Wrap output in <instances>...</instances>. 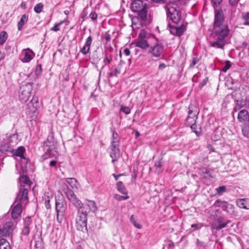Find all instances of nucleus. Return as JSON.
Here are the masks:
<instances>
[{
  "label": "nucleus",
  "mask_w": 249,
  "mask_h": 249,
  "mask_svg": "<svg viewBox=\"0 0 249 249\" xmlns=\"http://www.w3.org/2000/svg\"><path fill=\"white\" fill-rule=\"evenodd\" d=\"M230 33L228 25L213 26L212 35L214 40L210 43V46L223 50L226 44V38Z\"/></svg>",
  "instance_id": "nucleus-1"
},
{
  "label": "nucleus",
  "mask_w": 249,
  "mask_h": 249,
  "mask_svg": "<svg viewBox=\"0 0 249 249\" xmlns=\"http://www.w3.org/2000/svg\"><path fill=\"white\" fill-rule=\"evenodd\" d=\"M167 17L174 23H178L181 19V12L178 6L174 2H169L164 6Z\"/></svg>",
  "instance_id": "nucleus-2"
},
{
  "label": "nucleus",
  "mask_w": 249,
  "mask_h": 249,
  "mask_svg": "<svg viewBox=\"0 0 249 249\" xmlns=\"http://www.w3.org/2000/svg\"><path fill=\"white\" fill-rule=\"evenodd\" d=\"M67 209V202L63 195L61 193L57 194L55 196V210L57 213L56 218L59 223L64 219Z\"/></svg>",
  "instance_id": "nucleus-3"
},
{
  "label": "nucleus",
  "mask_w": 249,
  "mask_h": 249,
  "mask_svg": "<svg viewBox=\"0 0 249 249\" xmlns=\"http://www.w3.org/2000/svg\"><path fill=\"white\" fill-rule=\"evenodd\" d=\"M84 209L83 210H78L75 219L76 220L87 221V216L90 212H95L97 209V206L96 203L92 200H87V202L85 203Z\"/></svg>",
  "instance_id": "nucleus-4"
},
{
  "label": "nucleus",
  "mask_w": 249,
  "mask_h": 249,
  "mask_svg": "<svg viewBox=\"0 0 249 249\" xmlns=\"http://www.w3.org/2000/svg\"><path fill=\"white\" fill-rule=\"evenodd\" d=\"M33 89L32 84L28 83H23L20 87L18 91L19 100L22 103L26 102L31 97V92Z\"/></svg>",
  "instance_id": "nucleus-5"
},
{
  "label": "nucleus",
  "mask_w": 249,
  "mask_h": 249,
  "mask_svg": "<svg viewBox=\"0 0 249 249\" xmlns=\"http://www.w3.org/2000/svg\"><path fill=\"white\" fill-rule=\"evenodd\" d=\"M45 150L46 152L42 156L43 160L55 156L56 155L54 140L53 133L50 134L48 136Z\"/></svg>",
  "instance_id": "nucleus-6"
},
{
  "label": "nucleus",
  "mask_w": 249,
  "mask_h": 249,
  "mask_svg": "<svg viewBox=\"0 0 249 249\" xmlns=\"http://www.w3.org/2000/svg\"><path fill=\"white\" fill-rule=\"evenodd\" d=\"M66 188L64 189L65 194L68 199L75 207L78 210H83L84 208V205L81 201L78 199L73 191L66 186Z\"/></svg>",
  "instance_id": "nucleus-7"
},
{
  "label": "nucleus",
  "mask_w": 249,
  "mask_h": 249,
  "mask_svg": "<svg viewBox=\"0 0 249 249\" xmlns=\"http://www.w3.org/2000/svg\"><path fill=\"white\" fill-rule=\"evenodd\" d=\"M164 47L162 44L155 43L149 47L148 54L153 58H159L162 56Z\"/></svg>",
  "instance_id": "nucleus-8"
},
{
  "label": "nucleus",
  "mask_w": 249,
  "mask_h": 249,
  "mask_svg": "<svg viewBox=\"0 0 249 249\" xmlns=\"http://www.w3.org/2000/svg\"><path fill=\"white\" fill-rule=\"evenodd\" d=\"M224 21L225 17L223 11L221 9L215 10L213 26L227 25V24L224 23Z\"/></svg>",
  "instance_id": "nucleus-9"
},
{
  "label": "nucleus",
  "mask_w": 249,
  "mask_h": 249,
  "mask_svg": "<svg viewBox=\"0 0 249 249\" xmlns=\"http://www.w3.org/2000/svg\"><path fill=\"white\" fill-rule=\"evenodd\" d=\"M28 190L27 188L20 187L16 200L18 203L26 204L28 201Z\"/></svg>",
  "instance_id": "nucleus-10"
},
{
  "label": "nucleus",
  "mask_w": 249,
  "mask_h": 249,
  "mask_svg": "<svg viewBox=\"0 0 249 249\" xmlns=\"http://www.w3.org/2000/svg\"><path fill=\"white\" fill-rule=\"evenodd\" d=\"M110 156L112 158V162L114 163L118 160L120 156V150L119 144H111L110 146Z\"/></svg>",
  "instance_id": "nucleus-11"
},
{
  "label": "nucleus",
  "mask_w": 249,
  "mask_h": 249,
  "mask_svg": "<svg viewBox=\"0 0 249 249\" xmlns=\"http://www.w3.org/2000/svg\"><path fill=\"white\" fill-rule=\"evenodd\" d=\"M170 33L178 36H181L186 30V26L181 24L180 26H172L170 23L168 24Z\"/></svg>",
  "instance_id": "nucleus-12"
},
{
  "label": "nucleus",
  "mask_w": 249,
  "mask_h": 249,
  "mask_svg": "<svg viewBox=\"0 0 249 249\" xmlns=\"http://www.w3.org/2000/svg\"><path fill=\"white\" fill-rule=\"evenodd\" d=\"M229 221L222 217H219L213 224V228L216 230H220L225 228Z\"/></svg>",
  "instance_id": "nucleus-13"
},
{
  "label": "nucleus",
  "mask_w": 249,
  "mask_h": 249,
  "mask_svg": "<svg viewBox=\"0 0 249 249\" xmlns=\"http://www.w3.org/2000/svg\"><path fill=\"white\" fill-rule=\"evenodd\" d=\"M143 0H134L131 4V9L133 12L139 11L147 7V4L143 3Z\"/></svg>",
  "instance_id": "nucleus-14"
},
{
  "label": "nucleus",
  "mask_w": 249,
  "mask_h": 249,
  "mask_svg": "<svg viewBox=\"0 0 249 249\" xmlns=\"http://www.w3.org/2000/svg\"><path fill=\"white\" fill-rule=\"evenodd\" d=\"M237 118L241 123H245L249 121V111L246 109H242L238 112Z\"/></svg>",
  "instance_id": "nucleus-15"
},
{
  "label": "nucleus",
  "mask_w": 249,
  "mask_h": 249,
  "mask_svg": "<svg viewBox=\"0 0 249 249\" xmlns=\"http://www.w3.org/2000/svg\"><path fill=\"white\" fill-rule=\"evenodd\" d=\"M199 113L198 107L196 105L191 104L189 107L188 114L187 117L197 119Z\"/></svg>",
  "instance_id": "nucleus-16"
},
{
  "label": "nucleus",
  "mask_w": 249,
  "mask_h": 249,
  "mask_svg": "<svg viewBox=\"0 0 249 249\" xmlns=\"http://www.w3.org/2000/svg\"><path fill=\"white\" fill-rule=\"evenodd\" d=\"M38 107V99L36 97H33L32 100L27 104L28 109L34 113L36 112Z\"/></svg>",
  "instance_id": "nucleus-17"
},
{
  "label": "nucleus",
  "mask_w": 249,
  "mask_h": 249,
  "mask_svg": "<svg viewBox=\"0 0 249 249\" xmlns=\"http://www.w3.org/2000/svg\"><path fill=\"white\" fill-rule=\"evenodd\" d=\"M198 173L205 179L213 178L214 177L209 170L205 167H201L198 169Z\"/></svg>",
  "instance_id": "nucleus-18"
},
{
  "label": "nucleus",
  "mask_w": 249,
  "mask_h": 249,
  "mask_svg": "<svg viewBox=\"0 0 249 249\" xmlns=\"http://www.w3.org/2000/svg\"><path fill=\"white\" fill-rule=\"evenodd\" d=\"M22 54L24 55V57L22 60L23 62L25 63L30 62L33 58V57L35 55L32 51L29 49L23 50Z\"/></svg>",
  "instance_id": "nucleus-19"
},
{
  "label": "nucleus",
  "mask_w": 249,
  "mask_h": 249,
  "mask_svg": "<svg viewBox=\"0 0 249 249\" xmlns=\"http://www.w3.org/2000/svg\"><path fill=\"white\" fill-rule=\"evenodd\" d=\"M22 206L20 203H18L14 207L12 212L11 215L13 219H17L21 214L22 212Z\"/></svg>",
  "instance_id": "nucleus-20"
},
{
  "label": "nucleus",
  "mask_w": 249,
  "mask_h": 249,
  "mask_svg": "<svg viewBox=\"0 0 249 249\" xmlns=\"http://www.w3.org/2000/svg\"><path fill=\"white\" fill-rule=\"evenodd\" d=\"M237 205L240 208L249 209V198L237 199L236 201Z\"/></svg>",
  "instance_id": "nucleus-21"
},
{
  "label": "nucleus",
  "mask_w": 249,
  "mask_h": 249,
  "mask_svg": "<svg viewBox=\"0 0 249 249\" xmlns=\"http://www.w3.org/2000/svg\"><path fill=\"white\" fill-rule=\"evenodd\" d=\"M142 34H140L139 36V39L137 41L136 46L142 49H145L149 47V44L146 40L142 37Z\"/></svg>",
  "instance_id": "nucleus-22"
},
{
  "label": "nucleus",
  "mask_w": 249,
  "mask_h": 249,
  "mask_svg": "<svg viewBox=\"0 0 249 249\" xmlns=\"http://www.w3.org/2000/svg\"><path fill=\"white\" fill-rule=\"evenodd\" d=\"M75 223L77 230L84 232L87 231V221L76 220Z\"/></svg>",
  "instance_id": "nucleus-23"
},
{
  "label": "nucleus",
  "mask_w": 249,
  "mask_h": 249,
  "mask_svg": "<svg viewBox=\"0 0 249 249\" xmlns=\"http://www.w3.org/2000/svg\"><path fill=\"white\" fill-rule=\"evenodd\" d=\"M19 182L20 183V187H24L25 185H28V187H30L31 182L29 178L27 176H21L19 178Z\"/></svg>",
  "instance_id": "nucleus-24"
},
{
  "label": "nucleus",
  "mask_w": 249,
  "mask_h": 249,
  "mask_svg": "<svg viewBox=\"0 0 249 249\" xmlns=\"http://www.w3.org/2000/svg\"><path fill=\"white\" fill-rule=\"evenodd\" d=\"M0 151L4 154H7L8 152L12 153L14 152V149L10 147L9 144L4 143L0 146Z\"/></svg>",
  "instance_id": "nucleus-25"
},
{
  "label": "nucleus",
  "mask_w": 249,
  "mask_h": 249,
  "mask_svg": "<svg viewBox=\"0 0 249 249\" xmlns=\"http://www.w3.org/2000/svg\"><path fill=\"white\" fill-rule=\"evenodd\" d=\"M25 151L23 146L18 147L16 150H14V152L12 153L14 155L19 157L21 159H24L23 154Z\"/></svg>",
  "instance_id": "nucleus-26"
},
{
  "label": "nucleus",
  "mask_w": 249,
  "mask_h": 249,
  "mask_svg": "<svg viewBox=\"0 0 249 249\" xmlns=\"http://www.w3.org/2000/svg\"><path fill=\"white\" fill-rule=\"evenodd\" d=\"M28 16L27 15L24 14L22 16L20 20L18 23V30L20 31L22 30L23 25L28 21Z\"/></svg>",
  "instance_id": "nucleus-27"
},
{
  "label": "nucleus",
  "mask_w": 249,
  "mask_h": 249,
  "mask_svg": "<svg viewBox=\"0 0 249 249\" xmlns=\"http://www.w3.org/2000/svg\"><path fill=\"white\" fill-rule=\"evenodd\" d=\"M112 135V142L111 144H119L120 138L118 133L113 129H111Z\"/></svg>",
  "instance_id": "nucleus-28"
},
{
  "label": "nucleus",
  "mask_w": 249,
  "mask_h": 249,
  "mask_svg": "<svg viewBox=\"0 0 249 249\" xmlns=\"http://www.w3.org/2000/svg\"><path fill=\"white\" fill-rule=\"evenodd\" d=\"M117 190L122 194L126 195L127 191L122 181H119L116 184Z\"/></svg>",
  "instance_id": "nucleus-29"
},
{
  "label": "nucleus",
  "mask_w": 249,
  "mask_h": 249,
  "mask_svg": "<svg viewBox=\"0 0 249 249\" xmlns=\"http://www.w3.org/2000/svg\"><path fill=\"white\" fill-rule=\"evenodd\" d=\"M134 12H137L138 13V15L140 18L144 21L147 18V7L142 9L139 11H135Z\"/></svg>",
  "instance_id": "nucleus-30"
},
{
  "label": "nucleus",
  "mask_w": 249,
  "mask_h": 249,
  "mask_svg": "<svg viewBox=\"0 0 249 249\" xmlns=\"http://www.w3.org/2000/svg\"><path fill=\"white\" fill-rule=\"evenodd\" d=\"M227 204V202L225 201H222L220 199H217L215 201L213 205H215L216 206L218 207H221L223 210L225 211V210H226Z\"/></svg>",
  "instance_id": "nucleus-31"
},
{
  "label": "nucleus",
  "mask_w": 249,
  "mask_h": 249,
  "mask_svg": "<svg viewBox=\"0 0 249 249\" xmlns=\"http://www.w3.org/2000/svg\"><path fill=\"white\" fill-rule=\"evenodd\" d=\"M9 243L5 239H0V249H10Z\"/></svg>",
  "instance_id": "nucleus-32"
},
{
  "label": "nucleus",
  "mask_w": 249,
  "mask_h": 249,
  "mask_svg": "<svg viewBox=\"0 0 249 249\" xmlns=\"http://www.w3.org/2000/svg\"><path fill=\"white\" fill-rule=\"evenodd\" d=\"M66 181L72 188H77V181L75 178H67Z\"/></svg>",
  "instance_id": "nucleus-33"
},
{
  "label": "nucleus",
  "mask_w": 249,
  "mask_h": 249,
  "mask_svg": "<svg viewBox=\"0 0 249 249\" xmlns=\"http://www.w3.org/2000/svg\"><path fill=\"white\" fill-rule=\"evenodd\" d=\"M35 249H43V242L40 237H37L35 240Z\"/></svg>",
  "instance_id": "nucleus-34"
},
{
  "label": "nucleus",
  "mask_w": 249,
  "mask_h": 249,
  "mask_svg": "<svg viewBox=\"0 0 249 249\" xmlns=\"http://www.w3.org/2000/svg\"><path fill=\"white\" fill-rule=\"evenodd\" d=\"M8 35L5 31L0 32V45H3L7 40Z\"/></svg>",
  "instance_id": "nucleus-35"
},
{
  "label": "nucleus",
  "mask_w": 249,
  "mask_h": 249,
  "mask_svg": "<svg viewBox=\"0 0 249 249\" xmlns=\"http://www.w3.org/2000/svg\"><path fill=\"white\" fill-rule=\"evenodd\" d=\"M242 131L244 136L249 138V124H244L242 127Z\"/></svg>",
  "instance_id": "nucleus-36"
},
{
  "label": "nucleus",
  "mask_w": 249,
  "mask_h": 249,
  "mask_svg": "<svg viewBox=\"0 0 249 249\" xmlns=\"http://www.w3.org/2000/svg\"><path fill=\"white\" fill-rule=\"evenodd\" d=\"M224 211L227 212L230 214H232L234 213V207L233 204L228 203L226 210Z\"/></svg>",
  "instance_id": "nucleus-37"
},
{
  "label": "nucleus",
  "mask_w": 249,
  "mask_h": 249,
  "mask_svg": "<svg viewBox=\"0 0 249 249\" xmlns=\"http://www.w3.org/2000/svg\"><path fill=\"white\" fill-rule=\"evenodd\" d=\"M43 7L44 5L42 3H38L35 6L34 8V11L36 13H40L42 12Z\"/></svg>",
  "instance_id": "nucleus-38"
},
{
  "label": "nucleus",
  "mask_w": 249,
  "mask_h": 249,
  "mask_svg": "<svg viewBox=\"0 0 249 249\" xmlns=\"http://www.w3.org/2000/svg\"><path fill=\"white\" fill-rule=\"evenodd\" d=\"M197 119L192 118L190 117H187L185 120V124L187 126H191L195 124H196Z\"/></svg>",
  "instance_id": "nucleus-39"
},
{
  "label": "nucleus",
  "mask_w": 249,
  "mask_h": 249,
  "mask_svg": "<svg viewBox=\"0 0 249 249\" xmlns=\"http://www.w3.org/2000/svg\"><path fill=\"white\" fill-rule=\"evenodd\" d=\"M216 195L221 196L227 191L225 186H221L216 189Z\"/></svg>",
  "instance_id": "nucleus-40"
},
{
  "label": "nucleus",
  "mask_w": 249,
  "mask_h": 249,
  "mask_svg": "<svg viewBox=\"0 0 249 249\" xmlns=\"http://www.w3.org/2000/svg\"><path fill=\"white\" fill-rule=\"evenodd\" d=\"M155 167L156 172L160 173L162 171V164L160 161H156L155 163Z\"/></svg>",
  "instance_id": "nucleus-41"
},
{
  "label": "nucleus",
  "mask_w": 249,
  "mask_h": 249,
  "mask_svg": "<svg viewBox=\"0 0 249 249\" xmlns=\"http://www.w3.org/2000/svg\"><path fill=\"white\" fill-rule=\"evenodd\" d=\"M18 140V135L17 134H14L9 137V142L14 143L16 144Z\"/></svg>",
  "instance_id": "nucleus-42"
},
{
  "label": "nucleus",
  "mask_w": 249,
  "mask_h": 249,
  "mask_svg": "<svg viewBox=\"0 0 249 249\" xmlns=\"http://www.w3.org/2000/svg\"><path fill=\"white\" fill-rule=\"evenodd\" d=\"M91 59L93 61L96 63L100 60L101 58L99 56V54L97 51H95L93 53L91 56Z\"/></svg>",
  "instance_id": "nucleus-43"
},
{
  "label": "nucleus",
  "mask_w": 249,
  "mask_h": 249,
  "mask_svg": "<svg viewBox=\"0 0 249 249\" xmlns=\"http://www.w3.org/2000/svg\"><path fill=\"white\" fill-rule=\"evenodd\" d=\"M242 18L245 20L244 24L249 26V12L244 13L242 15Z\"/></svg>",
  "instance_id": "nucleus-44"
},
{
  "label": "nucleus",
  "mask_w": 249,
  "mask_h": 249,
  "mask_svg": "<svg viewBox=\"0 0 249 249\" xmlns=\"http://www.w3.org/2000/svg\"><path fill=\"white\" fill-rule=\"evenodd\" d=\"M130 220L135 227L138 229H141L142 228V226L137 223L136 220L133 215H132L130 217Z\"/></svg>",
  "instance_id": "nucleus-45"
},
{
  "label": "nucleus",
  "mask_w": 249,
  "mask_h": 249,
  "mask_svg": "<svg viewBox=\"0 0 249 249\" xmlns=\"http://www.w3.org/2000/svg\"><path fill=\"white\" fill-rule=\"evenodd\" d=\"M64 21H61L59 23L56 24L55 26L51 28V31L57 32L60 30L59 26L64 23Z\"/></svg>",
  "instance_id": "nucleus-46"
},
{
  "label": "nucleus",
  "mask_w": 249,
  "mask_h": 249,
  "mask_svg": "<svg viewBox=\"0 0 249 249\" xmlns=\"http://www.w3.org/2000/svg\"><path fill=\"white\" fill-rule=\"evenodd\" d=\"M112 59V57L110 56V57H109L108 55V53H106L105 52V58H104V62L105 63V64H110V62H111Z\"/></svg>",
  "instance_id": "nucleus-47"
},
{
  "label": "nucleus",
  "mask_w": 249,
  "mask_h": 249,
  "mask_svg": "<svg viewBox=\"0 0 249 249\" xmlns=\"http://www.w3.org/2000/svg\"><path fill=\"white\" fill-rule=\"evenodd\" d=\"M196 246L199 249H204L206 247L205 244L200 241L198 239H196Z\"/></svg>",
  "instance_id": "nucleus-48"
},
{
  "label": "nucleus",
  "mask_w": 249,
  "mask_h": 249,
  "mask_svg": "<svg viewBox=\"0 0 249 249\" xmlns=\"http://www.w3.org/2000/svg\"><path fill=\"white\" fill-rule=\"evenodd\" d=\"M114 197L116 200L119 201H121L122 200H126L128 199L129 197L127 196H122L118 194H115Z\"/></svg>",
  "instance_id": "nucleus-49"
},
{
  "label": "nucleus",
  "mask_w": 249,
  "mask_h": 249,
  "mask_svg": "<svg viewBox=\"0 0 249 249\" xmlns=\"http://www.w3.org/2000/svg\"><path fill=\"white\" fill-rule=\"evenodd\" d=\"M120 110L124 112L125 114H128L130 112V109L129 107L126 106H121Z\"/></svg>",
  "instance_id": "nucleus-50"
},
{
  "label": "nucleus",
  "mask_w": 249,
  "mask_h": 249,
  "mask_svg": "<svg viewBox=\"0 0 249 249\" xmlns=\"http://www.w3.org/2000/svg\"><path fill=\"white\" fill-rule=\"evenodd\" d=\"M90 48L89 47L86 46L84 45L83 48L81 49L80 52L84 55H86L88 54Z\"/></svg>",
  "instance_id": "nucleus-51"
},
{
  "label": "nucleus",
  "mask_w": 249,
  "mask_h": 249,
  "mask_svg": "<svg viewBox=\"0 0 249 249\" xmlns=\"http://www.w3.org/2000/svg\"><path fill=\"white\" fill-rule=\"evenodd\" d=\"M191 129L196 134L197 136H198V134L199 133V131L198 130V129H200V128H198L197 127V125H196V124H195L191 126H190Z\"/></svg>",
  "instance_id": "nucleus-52"
},
{
  "label": "nucleus",
  "mask_w": 249,
  "mask_h": 249,
  "mask_svg": "<svg viewBox=\"0 0 249 249\" xmlns=\"http://www.w3.org/2000/svg\"><path fill=\"white\" fill-rule=\"evenodd\" d=\"M199 61V59L197 57H194L193 58L191 63L190 65V67H194Z\"/></svg>",
  "instance_id": "nucleus-53"
},
{
  "label": "nucleus",
  "mask_w": 249,
  "mask_h": 249,
  "mask_svg": "<svg viewBox=\"0 0 249 249\" xmlns=\"http://www.w3.org/2000/svg\"><path fill=\"white\" fill-rule=\"evenodd\" d=\"M29 232H30V228L28 227L24 226V227L22 230L21 234L22 235L27 236L29 234Z\"/></svg>",
  "instance_id": "nucleus-54"
},
{
  "label": "nucleus",
  "mask_w": 249,
  "mask_h": 249,
  "mask_svg": "<svg viewBox=\"0 0 249 249\" xmlns=\"http://www.w3.org/2000/svg\"><path fill=\"white\" fill-rule=\"evenodd\" d=\"M231 66V62L230 61L227 60L226 61L225 66L222 68V71L224 72H226Z\"/></svg>",
  "instance_id": "nucleus-55"
},
{
  "label": "nucleus",
  "mask_w": 249,
  "mask_h": 249,
  "mask_svg": "<svg viewBox=\"0 0 249 249\" xmlns=\"http://www.w3.org/2000/svg\"><path fill=\"white\" fill-rule=\"evenodd\" d=\"M120 73V70L118 69V68H115L113 71L108 73V75L110 77H112L114 75H117L118 74Z\"/></svg>",
  "instance_id": "nucleus-56"
},
{
  "label": "nucleus",
  "mask_w": 249,
  "mask_h": 249,
  "mask_svg": "<svg viewBox=\"0 0 249 249\" xmlns=\"http://www.w3.org/2000/svg\"><path fill=\"white\" fill-rule=\"evenodd\" d=\"M32 223V220L30 217H26L24 220V226L26 227H28L30 228V226Z\"/></svg>",
  "instance_id": "nucleus-57"
},
{
  "label": "nucleus",
  "mask_w": 249,
  "mask_h": 249,
  "mask_svg": "<svg viewBox=\"0 0 249 249\" xmlns=\"http://www.w3.org/2000/svg\"><path fill=\"white\" fill-rule=\"evenodd\" d=\"M92 41V38L91 36H89L86 39V41L85 43V45L89 47L90 48V45Z\"/></svg>",
  "instance_id": "nucleus-58"
},
{
  "label": "nucleus",
  "mask_w": 249,
  "mask_h": 249,
  "mask_svg": "<svg viewBox=\"0 0 249 249\" xmlns=\"http://www.w3.org/2000/svg\"><path fill=\"white\" fill-rule=\"evenodd\" d=\"M89 16L92 20H96L97 18V14L95 12L92 11L89 14Z\"/></svg>",
  "instance_id": "nucleus-59"
},
{
  "label": "nucleus",
  "mask_w": 249,
  "mask_h": 249,
  "mask_svg": "<svg viewBox=\"0 0 249 249\" xmlns=\"http://www.w3.org/2000/svg\"><path fill=\"white\" fill-rule=\"evenodd\" d=\"M223 0H212L213 7H217L220 5Z\"/></svg>",
  "instance_id": "nucleus-60"
},
{
  "label": "nucleus",
  "mask_w": 249,
  "mask_h": 249,
  "mask_svg": "<svg viewBox=\"0 0 249 249\" xmlns=\"http://www.w3.org/2000/svg\"><path fill=\"white\" fill-rule=\"evenodd\" d=\"M45 205L47 209H49L51 208V204L50 203V199L48 196L45 198Z\"/></svg>",
  "instance_id": "nucleus-61"
},
{
  "label": "nucleus",
  "mask_w": 249,
  "mask_h": 249,
  "mask_svg": "<svg viewBox=\"0 0 249 249\" xmlns=\"http://www.w3.org/2000/svg\"><path fill=\"white\" fill-rule=\"evenodd\" d=\"M13 225L12 222H7L5 224V228H8V231H11L12 230V227Z\"/></svg>",
  "instance_id": "nucleus-62"
},
{
  "label": "nucleus",
  "mask_w": 249,
  "mask_h": 249,
  "mask_svg": "<svg viewBox=\"0 0 249 249\" xmlns=\"http://www.w3.org/2000/svg\"><path fill=\"white\" fill-rule=\"evenodd\" d=\"M208 81V77H206L205 78H204L202 82L199 84V87L200 88L203 87L204 86H205L207 84Z\"/></svg>",
  "instance_id": "nucleus-63"
},
{
  "label": "nucleus",
  "mask_w": 249,
  "mask_h": 249,
  "mask_svg": "<svg viewBox=\"0 0 249 249\" xmlns=\"http://www.w3.org/2000/svg\"><path fill=\"white\" fill-rule=\"evenodd\" d=\"M103 37L106 40L107 42H109L111 40L110 35L107 33H106Z\"/></svg>",
  "instance_id": "nucleus-64"
}]
</instances>
